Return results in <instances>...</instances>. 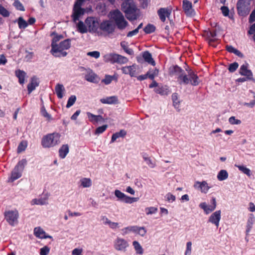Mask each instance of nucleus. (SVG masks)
Segmentation results:
<instances>
[{
	"label": "nucleus",
	"instance_id": "nucleus-1",
	"mask_svg": "<svg viewBox=\"0 0 255 255\" xmlns=\"http://www.w3.org/2000/svg\"><path fill=\"white\" fill-rule=\"evenodd\" d=\"M122 9L129 20H135L138 16L137 8L132 0H127L124 1L122 4Z\"/></svg>",
	"mask_w": 255,
	"mask_h": 255
},
{
	"label": "nucleus",
	"instance_id": "nucleus-2",
	"mask_svg": "<svg viewBox=\"0 0 255 255\" xmlns=\"http://www.w3.org/2000/svg\"><path fill=\"white\" fill-rule=\"evenodd\" d=\"M61 134L58 132H53L44 135L41 139V145L44 148H51L60 143Z\"/></svg>",
	"mask_w": 255,
	"mask_h": 255
},
{
	"label": "nucleus",
	"instance_id": "nucleus-3",
	"mask_svg": "<svg viewBox=\"0 0 255 255\" xmlns=\"http://www.w3.org/2000/svg\"><path fill=\"white\" fill-rule=\"evenodd\" d=\"M70 40L69 39H65L57 45H51V52L53 56L56 57H65L67 53L65 51L70 47Z\"/></svg>",
	"mask_w": 255,
	"mask_h": 255
},
{
	"label": "nucleus",
	"instance_id": "nucleus-4",
	"mask_svg": "<svg viewBox=\"0 0 255 255\" xmlns=\"http://www.w3.org/2000/svg\"><path fill=\"white\" fill-rule=\"evenodd\" d=\"M187 74L184 73L180 85H190L197 86L200 83V80L197 74L192 69L186 70Z\"/></svg>",
	"mask_w": 255,
	"mask_h": 255
},
{
	"label": "nucleus",
	"instance_id": "nucleus-5",
	"mask_svg": "<svg viewBox=\"0 0 255 255\" xmlns=\"http://www.w3.org/2000/svg\"><path fill=\"white\" fill-rule=\"evenodd\" d=\"M110 14L111 19L115 22L118 29L123 30L127 26L128 22L119 10L116 9L111 11Z\"/></svg>",
	"mask_w": 255,
	"mask_h": 255
},
{
	"label": "nucleus",
	"instance_id": "nucleus-6",
	"mask_svg": "<svg viewBox=\"0 0 255 255\" xmlns=\"http://www.w3.org/2000/svg\"><path fill=\"white\" fill-rule=\"evenodd\" d=\"M103 60L105 62L111 64H125L128 62V59L122 55L115 53H108L104 56Z\"/></svg>",
	"mask_w": 255,
	"mask_h": 255
},
{
	"label": "nucleus",
	"instance_id": "nucleus-7",
	"mask_svg": "<svg viewBox=\"0 0 255 255\" xmlns=\"http://www.w3.org/2000/svg\"><path fill=\"white\" fill-rule=\"evenodd\" d=\"M26 163L27 161L25 159H22L17 163L11 172L9 181L13 182L21 177L22 176V172Z\"/></svg>",
	"mask_w": 255,
	"mask_h": 255
},
{
	"label": "nucleus",
	"instance_id": "nucleus-8",
	"mask_svg": "<svg viewBox=\"0 0 255 255\" xmlns=\"http://www.w3.org/2000/svg\"><path fill=\"white\" fill-rule=\"evenodd\" d=\"M3 214L4 219L9 225L14 226L17 224L19 214L17 210L5 211Z\"/></svg>",
	"mask_w": 255,
	"mask_h": 255
},
{
	"label": "nucleus",
	"instance_id": "nucleus-9",
	"mask_svg": "<svg viewBox=\"0 0 255 255\" xmlns=\"http://www.w3.org/2000/svg\"><path fill=\"white\" fill-rule=\"evenodd\" d=\"M168 73L171 77H175L180 85L185 73L184 70L178 65H173L169 67Z\"/></svg>",
	"mask_w": 255,
	"mask_h": 255
},
{
	"label": "nucleus",
	"instance_id": "nucleus-10",
	"mask_svg": "<svg viewBox=\"0 0 255 255\" xmlns=\"http://www.w3.org/2000/svg\"><path fill=\"white\" fill-rule=\"evenodd\" d=\"M114 194L117 198V201L127 204H131L133 202H137L139 200V198L138 197H131L128 196L118 189L115 190Z\"/></svg>",
	"mask_w": 255,
	"mask_h": 255
},
{
	"label": "nucleus",
	"instance_id": "nucleus-11",
	"mask_svg": "<svg viewBox=\"0 0 255 255\" xmlns=\"http://www.w3.org/2000/svg\"><path fill=\"white\" fill-rule=\"evenodd\" d=\"M250 0H239L237 4L238 12L240 15L245 16L250 11Z\"/></svg>",
	"mask_w": 255,
	"mask_h": 255
},
{
	"label": "nucleus",
	"instance_id": "nucleus-12",
	"mask_svg": "<svg viewBox=\"0 0 255 255\" xmlns=\"http://www.w3.org/2000/svg\"><path fill=\"white\" fill-rule=\"evenodd\" d=\"M100 29L108 34L113 33L116 29V26L112 20H106L102 22L100 25Z\"/></svg>",
	"mask_w": 255,
	"mask_h": 255
},
{
	"label": "nucleus",
	"instance_id": "nucleus-13",
	"mask_svg": "<svg viewBox=\"0 0 255 255\" xmlns=\"http://www.w3.org/2000/svg\"><path fill=\"white\" fill-rule=\"evenodd\" d=\"M129 244L123 238L118 237L114 242V247L116 251L126 252Z\"/></svg>",
	"mask_w": 255,
	"mask_h": 255
},
{
	"label": "nucleus",
	"instance_id": "nucleus-14",
	"mask_svg": "<svg viewBox=\"0 0 255 255\" xmlns=\"http://www.w3.org/2000/svg\"><path fill=\"white\" fill-rule=\"evenodd\" d=\"M211 205H207L206 202H202L199 204V207L202 209L206 214H208L213 211L216 208L217 203L215 197H213L211 199Z\"/></svg>",
	"mask_w": 255,
	"mask_h": 255
},
{
	"label": "nucleus",
	"instance_id": "nucleus-15",
	"mask_svg": "<svg viewBox=\"0 0 255 255\" xmlns=\"http://www.w3.org/2000/svg\"><path fill=\"white\" fill-rule=\"evenodd\" d=\"M193 186L195 189L200 190L201 193L204 194H207L209 190L212 187V186H209L207 181L205 180L202 181H196Z\"/></svg>",
	"mask_w": 255,
	"mask_h": 255
},
{
	"label": "nucleus",
	"instance_id": "nucleus-16",
	"mask_svg": "<svg viewBox=\"0 0 255 255\" xmlns=\"http://www.w3.org/2000/svg\"><path fill=\"white\" fill-rule=\"evenodd\" d=\"M84 78L87 81L93 83H98L100 81L99 76L91 69L86 70Z\"/></svg>",
	"mask_w": 255,
	"mask_h": 255
},
{
	"label": "nucleus",
	"instance_id": "nucleus-17",
	"mask_svg": "<svg viewBox=\"0 0 255 255\" xmlns=\"http://www.w3.org/2000/svg\"><path fill=\"white\" fill-rule=\"evenodd\" d=\"M221 212L220 210H218L214 212L210 216L208 221L214 224L217 228L219 226V222L221 218Z\"/></svg>",
	"mask_w": 255,
	"mask_h": 255
},
{
	"label": "nucleus",
	"instance_id": "nucleus-18",
	"mask_svg": "<svg viewBox=\"0 0 255 255\" xmlns=\"http://www.w3.org/2000/svg\"><path fill=\"white\" fill-rule=\"evenodd\" d=\"M171 10L168 8H160L157 11V14L160 20L164 22L166 17H169L171 14Z\"/></svg>",
	"mask_w": 255,
	"mask_h": 255
},
{
	"label": "nucleus",
	"instance_id": "nucleus-19",
	"mask_svg": "<svg viewBox=\"0 0 255 255\" xmlns=\"http://www.w3.org/2000/svg\"><path fill=\"white\" fill-rule=\"evenodd\" d=\"M248 63L242 65L240 68L239 73L242 76H246L248 80H251L253 79V73L248 69Z\"/></svg>",
	"mask_w": 255,
	"mask_h": 255
},
{
	"label": "nucleus",
	"instance_id": "nucleus-20",
	"mask_svg": "<svg viewBox=\"0 0 255 255\" xmlns=\"http://www.w3.org/2000/svg\"><path fill=\"white\" fill-rule=\"evenodd\" d=\"M72 17L75 22L80 19V0H76L74 4Z\"/></svg>",
	"mask_w": 255,
	"mask_h": 255
},
{
	"label": "nucleus",
	"instance_id": "nucleus-21",
	"mask_svg": "<svg viewBox=\"0 0 255 255\" xmlns=\"http://www.w3.org/2000/svg\"><path fill=\"white\" fill-rule=\"evenodd\" d=\"M183 9L187 15H191L193 13L192 3L188 0H183Z\"/></svg>",
	"mask_w": 255,
	"mask_h": 255
},
{
	"label": "nucleus",
	"instance_id": "nucleus-22",
	"mask_svg": "<svg viewBox=\"0 0 255 255\" xmlns=\"http://www.w3.org/2000/svg\"><path fill=\"white\" fill-rule=\"evenodd\" d=\"M39 85V82L35 76H33L31 78L30 82L27 85V90L28 93H31L35 88Z\"/></svg>",
	"mask_w": 255,
	"mask_h": 255
},
{
	"label": "nucleus",
	"instance_id": "nucleus-23",
	"mask_svg": "<svg viewBox=\"0 0 255 255\" xmlns=\"http://www.w3.org/2000/svg\"><path fill=\"white\" fill-rule=\"evenodd\" d=\"M216 35L217 33L215 30H211L207 33L209 44L214 47L216 46L214 42L217 40V38H216Z\"/></svg>",
	"mask_w": 255,
	"mask_h": 255
},
{
	"label": "nucleus",
	"instance_id": "nucleus-24",
	"mask_svg": "<svg viewBox=\"0 0 255 255\" xmlns=\"http://www.w3.org/2000/svg\"><path fill=\"white\" fill-rule=\"evenodd\" d=\"M142 57L144 61L152 66L155 65V62L152 57V55L148 51H145L142 53Z\"/></svg>",
	"mask_w": 255,
	"mask_h": 255
},
{
	"label": "nucleus",
	"instance_id": "nucleus-25",
	"mask_svg": "<svg viewBox=\"0 0 255 255\" xmlns=\"http://www.w3.org/2000/svg\"><path fill=\"white\" fill-rule=\"evenodd\" d=\"M118 98L116 96H110L100 99V102L104 104H114L117 103Z\"/></svg>",
	"mask_w": 255,
	"mask_h": 255
},
{
	"label": "nucleus",
	"instance_id": "nucleus-26",
	"mask_svg": "<svg viewBox=\"0 0 255 255\" xmlns=\"http://www.w3.org/2000/svg\"><path fill=\"white\" fill-rule=\"evenodd\" d=\"M142 157L146 164L151 168H153L156 166V162L152 160L150 157L148 156L147 153H143Z\"/></svg>",
	"mask_w": 255,
	"mask_h": 255
},
{
	"label": "nucleus",
	"instance_id": "nucleus-27",
	"mask_svg": "<svg viewBox=\"0 0 255 255\" xmlns=\"http://www.w3.org/2000/svg\"><path fill=\"white\" fill-rule=\"evenodd\" d=\"M69 151L68 144H63L59 149V156L61 158H64Z\"/></svg>",
	"mask_w": 255,
	"mask_h": 255
},
{
	"label": "nucleus",
	"instance_id": "nucleus-28",
	"mask_svg": "<svg viewBox=\"0 0 255 255\" xmlns=\"http://www.w3.org/2000/svg\"><path fill=\"white\" fill-rule=\"evenodd\" d=\"M15 75L18 78V82L20 84H23L25 81V77L26 73L21 70H17L15 71Z\"/></svg>",
	"mask_w": 255,
	"mask_h": 255
},
{
	"label": "nucleus",
	"instance_id": "nucleus-29",
	"mask_svg": "<svg viewBox=\"0 0 255 255\" xmlns=\"http://www.w3.org/2000/svg\"><path fill=\"white\" fill-rule=\"evenodd\" d=\"M87 115L89 120L94 124L97 123L98 122L102 121L103 119V118L101 116L94 115L89 112L87 113Z\"/></svg>",
	"mask_w": 255,
	"mask_h": 255
},
{
	"label": "nucleus",
	"instance_id": "nucleus-30",
	"mask_svg": "<svg viewBox=\"0 0 255 255\" xmlns=\"http://www.w3.org/2000/svg\"><path fill=\"white\" fill-rule=\"evenodd\" d=\"M137 226H129L127 227L124 228L122 229V235L125 236L130 233H134L136 232Z\"/></svg>",
	"mask_w": 255,
	"mask_h": 255
},
{
	"label": "nucleus",
	"instance_id": "nucleus-31",
	"mask_svg": "<svg viewBox=\"0 0 255 255\" xmlns=\"http://www.w3.org/2000/svg\"><path fill=\"white\" fill-rule=\"evenodd\" d=\"M127 134L126 130L124 129L121 130L119 132H117L112 135L111 142L113 143L115 142L117 139L119 137H123Z\"/></svg>",
	"mask_w": 255,
	"mask_h": 255
},
{
	"label": "nucleus",
	"instance_id": "nucleus-32",
	"mask_svg": "<svg viewBox=\"0 0 255 255\" xmlns=\"http://www.w3.org/2000/svg\"><path fill=\"white\" fill-rule=\"evenodd\" d=\"M55 92L59 99H62L63 97V92L65 89L62 84H58L55 87Z\"/></svg>",
	"mask_w": 255,
	"mask_h": 255
},
{
	"label": "nucleus",
	"instance_id": "nucleus-33",
	"mask_svg": "<svg viewBox=\"0 0 255 255\" xmlns=\"http://www.w3.org/2000/svg\"><path fill=\"white\" fill-rule=\"evenodd\" d=\"M139 66L135 64L129 66V75L131 77H137V74L139 73Z\"/></svg>",
	"mask_w": 255,
	"mask_h": 255
},
{
	"label": "nucleus",
	"instance_id": "nucleus-34",
	"mask_svg": "<svg viewBox=\"0 0 255 255\" xmlns=\"http://www.w3.org/2000/svg\"><path fill=\"white\" fill-rule=\"evenodd\" d=\"M154 91L155 93L161 95H167L169 93V91L167 86L158 87L154 89Z\"/></svg>",
	"mask_w": 255,
	"mask_h": 255
},
{
	"label": "nucleus",
	"instance_id": "nucleus-35",
	"mask_svg": "<svg viewBox=\"0 0 255 255\" xmlns=\"http://www.w3.org/2000/svg\"><path fill=\"white\" fill-rule=\"evenodd\" d=\"M255 222V217L253 214H250L248 221L247 223V229H246V233L248 234L251 230L252 228L253 224Z\"/></svg>",
	"mask_w": 255,
	"mask_h": 255
},
{
	"label": "nucleus",
	"instance_id": "nucleus-36",
	"mask_svg": "<svg viewBox=\"0 0 255 255\" xmlns=\"http://www.w3.org/2000/svg\"><path fill=\"white\" fill-rule=\"evenodd\" d=\"M172 100L173 101V105L174 107L179 112L180 109V101L178 100V94L177 93H173L172 95Z\"/></svg>",
	"mask_w": 255,
	"mask_h": 255
},
{
	"label": "nucleus",
	"instance_id": "nucleus-37",
	"mask_svg": "<svg viewBox=\"0 0 255 255\" xmlns=\"http://www.w3.org/2000/svg\"><path fill=\"white\" fill-rule=\"evenodd\" d=\"M235 166L239 169V170L243 173L244 174L247 175L248 177H250L251 176V170L247 168L246 166L243 165H237L235 164Z\"/></svg>",
	"mask_w": 255,
	"mask_h": 255
},
{
	"label": "nucleus",
	"instance_id": "nucleus-38",
	"mask_svg": "<svg viewBox=\"0 0 255 255\" xmlns=\"http://www.w3.org/2000/svg\"><path fill=\"white\" fill-rule=\"evenodd\" d=\"M228 173L226 170H220L217 174V179L218 180L222 181L227 179L228 178Z\"/></svg>",
	"mask_w": 255,
	"mask_h": 255
},
{
	"label": "nucleus",
	"instance_id": "nucleus-39",
	"mask_svg": "<svg viewBox=\"0 0 255 255\" xmlns=\"http://www.w3.org/2000/svg\"><path fill=\"white\" fill-rule=\"evenodd\" d=\"M132 245L134 247V249L136 252V253L138 255H142L143 253V250L140 245V244L137 241H133L132 242Z\"/></svg>",
	"mask_w": 255,
	"mask_h": 255
},
{
	"label": "nucleus",
	"instance_id": "nucleus-40",
	"mask_svg": "<svg viewBox=\"0 0 255 255\" xmlns=\"http://www.w3.org/2000/svg\"><path fill=\"white\" fill-rule=\"evenodd\" d=\"M54 35V37L52 40L51 45H57V42H58L61 39L63 38V36L61 34H58L55 32H53L51 34V36Z\"/></svg>",
	"mask_w": 255,
	"mask_h": 255
},
{
	"label": "nucleus",
	"instance_id": "nucleus-41",
	"mask_svg": "<svg viewBox=\"0 0 255 255\" xmlns=\"http://www.w3.org/2000/svg\"><path fill=\"white\" fill-rule=\"evenodd\" d=\"M92 180L89 178H83L81 179V186L84 188L90 187L92 186Z\"/></svg>",
	"mask_w": 255,
	"mask_h": 255
},
{
	"label": "nucleus",
	"instance_id": "nucleus-42",
	"mask_svg": "<svg viewBox=\"0 0 255 255\" xmlns=\"http://www.w3.org/2000/svg\"><path fill=\"white\" fill-rule=\"evenodd\" d=\"M34 234L36 237L42 239L45 232L40 227H36L34 229Z\"/></svg>",
	"mask_w": 255,
	"mask_h": 255
},
{
	"label": "nucleus",
	"instance_id": "nucleus-43",
	"mask_svg": "<svg viewBox=\"0 0 255 255\" xmlns=\"http://www.w3.org/2000/svg\"><path fill=\"white\" fill-rule=\"evenodd\" d=\"M159 71L157 69L149 70L147 72L148 78L153 80L156 76L158 75Z\"/></svg>",
	"mask_w": 255,
	"mask_h": 255
},
{
	"label": "nucleus",
	"instance_id": "nucleus-44",
	"mask_svg": "<svg viewBox=\"0 0 255 255\" xmlns=\"http://www.w3.org/2000/svg\"><path fill=\"white\" fill-rule=\"evenodd\" d=\"M155 26L151 24H148L143 29L144 32L146 34H150L154 32L155 31Z\"/></svg>",
	"mask_w": 255,
	"mask_h": 255
},
{
	"label": "nucleus",
	"instance_id": "nucleus-45",
	"mask_svg": "<svg viewBox=\"0 0 255 255\" xmlns=\"http://www.w3.org/2000/svg\"><path fill=\"white\" fill-rule=\"evenodd\" d=\"M121 46L124 50V51L129 55H133V51L132 49L128 47L127 43L125 41H122L121 42Z\"/></svg>",
	"mask_w": 255,
	"mask_h": 255
},
{
	"label": "nucleus",
	"instance_id": "nucleus-46",
	"mask_svg": "<svg viewBox=\"0 0 255 255\" xmlns=\"http://www.w3.org/2000/svg\"><path fill=\"white\" fill-rule=\"evenodd\" d=\"M13 5L18 10L24 11L25 8L22 3L19 0H14Z\"/></svg>",
	"mask_w": 255,
	"mask_h": 255
},
{
	"label": "nucleus",
	"instance_id": "nucleus-47",
	"mask_svg": "<svg viewBox=\"0 0 255 255\" xmlns=\"http://www.w3.org/2000/svg\"><path fill=\"white\" fill-rule=\"evenodd\" d=\"M18 27L20 29H24L28 26V23L24 20L22 17H19L18 19Z\"/></svg>",
	"mask_w": 255,
	"mask_h": 255
},
{
	"label": "nucleus",
	"instance_id": "nucleus-48",
	"mask_svg": "<svg viewBox=\"0 0 255 255\" xmlns=\"http://www.w3.org/2000/svg\"><path fill=\"white\" fill-rule=\"evenodd\" d=\"M146 233V230L144 227L137 226L135 234H138L141 237H144Z\"/></svg>",
	"mask_w": 255,
	"mask_h": 255
},
{
	"label": "nucleus",
	"instance_id": "nucleus-49",
	"mask_svg": "<svg viewBox=\"0 0 255 255\" xmlns=\"http://www.w3.org/2000/svg\"><path fill=\"white\" fill-rule=\"evenodd\" d=\"M47 198H46L45 199H34L32 200V202L33 204L42 205L46 204L47 203Z\"/></svg>",
	"mask_w": 255,
	"mask_h": 255
},
{
	"label": "nucleus",
	"instance_id": "nucleus-50",
	"mask_svg": "<svg viewBox=\"0 0 255 255\" xmlns=\"http://www.w3.org/2000/svg\"><path fill=\"white\" fill-rule=\"evenodd\" d=\"M76 100V97L75 95L71 96L68 99L67 104L66 105V108H69L72 106H73V104L75 103Z\"/></svg>",
	"mask_w": 255,
	"mask_h": 255
},
{
	"label": "nucleus",
	"instance_id": "nucleus-51",
	"mask_svg": "<svg viewBox=\"0 0 255 255\" xmlns=\"http://www.w3.org/2000/svg\"><path fill=\"white\" fill-rule=\"evenodd\" d=\"M27 147V142L26 141H21L17 147V152L18 153L23 151Z\"/></svg>",
	"mask_w": 255,
	"mask_h": 255
},
{
	"label": "nucleus",
	"instance_id": "nucleus-52",
	"mask_svg": "<svg viewBox=\"0 0 255 255\" xmlns=\"http://www.w3.org/2000/svg\"><path fill=\"white\" fill-rule=\"evenodd\" d=\"M229 122L230 124L233 125H240L242 123L241 120L236 119L235 117H234V116L231 117L229 119Z\"/></svg>",
	"mask_w": 255,
	"mask_h": 255
},
{
	"label": "nucleus",
	"instance_id": "nucleus-53",
	"mask_svg": "<svg viewBox=\"0 0 255 255\" xmlns=\"http://www.w3.org/2000/svg\"><path fill=\"white\" fill-rule=\"evenodd\" d=\"M0 14L3 17H8L9 15V12L3 6L0 4Z\"/></svg>",
	"mask_w": 255,
	"mask_h": 255
},
{
	"label": "nucleus",
	"instance_id": "nucleus-54",
	"mask_svg": "<svg viewBox=\"0 0 255 255\" xmlns=\"http://www.w3.org/2000/svg\"><path fill=\"white\" fill-rule=\"evenodd\" d=\"M192 251V243L191 242H188L186 243V250L184 253V255H190Z\"/></svg>",
	"mask_w": 255,
	"mask_h": 255
},
{
	"label": "nucleus",
	"instance_id": "nucleus-55",
	"mask_svg": "<svg viewBox=\"0 0 255 255\" xmlns=\"http://www.w3.org/2000/svg\"><path fill=\"white\" fill-rule=\"evenodd\" d=\"M145 211L147 215H151L157 212V208L154 207H147L145 208Z\"/></svg>",
	"mask_w": 255,
	"mask_h": 255
},
{
	"label": "nucleus",
	"instance_id": "nucleus-56",
	"mask_svg": "<svg viewBox=\"0 0 255 255\" xmlns=\"http://www.w3.org/2000/svg\"><path fill=\"white\" fill-rule=\"evenodd\" d=\"M107 127H108V126L105 125H103L102 126L97 128L95 130V134H99L102 133L103 132H104L106 130Z\"/></svg>",
	"mask_w": 255,
	"mask_h": 255
},
{
	"label": "nucleus",
	"instance_id": "nucleus-57",
	"mask_svg": "<svg viewBox=\"0 0 255 255\" xmlns=\"http://www.w3.org/2000/svg\"><path fill=\"white\" fill-rule=\"evenodd\" d=\"M165 198L166 200L168 202H170V203H172L176 199L175 196L170 193H167L165 196Z\"/></svg>",
	"mask_w": 255,
	"mask_h": 255
},
{
	"label": "nucleus",
	"instance_id": "nucleus-58",
	"mask_svg": "<svg viewBox=\"0 0 255 255\" xmlns=\"http://www.w3.org/2000/svg\"><path fill=\"white\" fill-rule=\"evenodd\" d=\"M113 78L111 75H106L105 78L102 80V82L104 83L105 85H109L112 82Z\"/></svg>",
	"mask_w": 255,
	"mask_h": 255
},
{
	"label": "nucleus",
	"instance_id": "nucleus-59",
	"mask_svg": "<svg viewBox=\"0 0 255 255\" xmlns=\"http://www.w3.org/2000/svg\"><path fill=\"white\" fill-rule=\"evenodd\" d=\"M239 67V64L237 62H234L231 64L228 68V70L230 72H235Z\"/></svg>",
	"mask_w": 255,
	"mask_h": 255
},
{
	"label": "nucleus",
	"instance_id": "nucleus-60",
	"mask_svg": "<svg viewBox=\"0 0 255 255\" xmlns=\"http://www.w3.org/2000/svg\"><path fill=\"white\" fill-rule=\"evenodd\" d=\"M50 252V248L47 246H44L40 249V255H47Z\"/></svg>",
	"mask_w": 255,
	"mask_h": 255
},
{
	"label": "nucleus",
	"instance_id": "nucleus-61",
	"mask_svg": "<svg viewBox=\"0 0 255 255\" xmlns=\"http://www.w3.org/2000/svg\"><path fill=\"white\" fill-rule=\"evenodd\" d=\"M87 55L88 56H90L91 57H94L96 59H97L100 57V53L98 51H94L88 52Z\"/></svg>",
	"mask_w": 255,
	"mask_h": 255
},
{
	"label": "nucleus",
	"instance_id": "nucleus-62",
	"mask_svg": "<svg viewBox=\"0 0 255 255\" xmlns=\"http://www.w3.org/2000/svg\"><path fill=\"white\" fill-rule=\"evenodd\" d=\"M41 113L43 117L46 118L47 119H50L51 118V116L47 112L44 106L41 109Z\"/></svg>",
	"mask_w": 255,
	"mask_h": 255
},
{
	"label": "nucleus",
	"instance_id": "nucleus-63",
	"mask_svg": "<svg viewBox=\"0 0 255 255\" xmlns=\"http://www.w3.org/2000/svg\"><path fill=\"white\" fill-rule=\"evenodd\" d=\"M26 55L25 56V59L27 61H30L32 59L34 53L32 52H29L27 50H26Z\"/></svg>",
	"mask_w": 255,
	"mask_h": 255
},
{
	"label": "nucleus",
	"instance_id": "nucleus-64",
	"mask_svg": "<svg viewBox=\"0 0 255 255\" xmlns=\"http://www.w3.org/2000/svg\"><path fill=\"white\" fill-rule=\"evenodd\" d=\"M221 10L224 16H227L229 15V9L227 6H223L221 7Z\"/></svg>",
	"mask_w": 255,
	"mask_h": 255
}]
</instances>
